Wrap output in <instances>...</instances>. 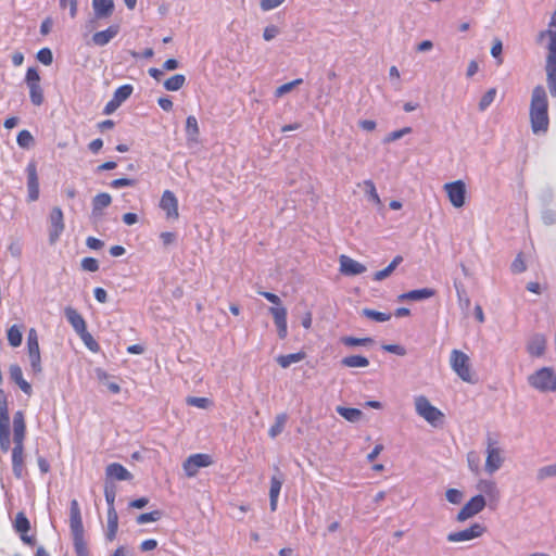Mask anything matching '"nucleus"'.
I'll list each match as a JSON object with an SVG mask.
<instances>
[{"label": "nucleus", "instance_id": "obj_1", "mask_svg": "<svg viewBox=\"0 0 556 556\" xmlns=\"http://www.w3.org/2000/svg\"><path fill=\"white\" fill-rule=\"evenodd\" d=\"M538 42L546 50V81L551 94L556 97V9L547 29L540 31Z\"/></svg>", "mask_w": 556, "mask_h": 556}, {"label": "nucleus", "instance_id": "obj_2", "mask_svg": "<svg viewBox=\"0 0 556 556\" xmlns=\"http://www.w3.org/2000/svg\"><path fill=\"white\" fill-rule=\"evenodd\" d=\"M531 130L534 135H544L549 127L548 98L545 88L538 85L533 88L529 108Z\"/></svg>", "mask_w": 556, "mask_h": 556}, {"label": "nucleus", "instance_id": "obj_3", "mask_svg": "<svg viewBox=\"0 0 556 556\" xmlns=\"http://www.w3.org/2000/svg\"><path fill=\"white\" fill-rule=\"evenodd\" d=\"M26 435V424L24 413L17 410L13 415V443L12 448V471L15 478L23 479L26 471L24 465V440Z\"/></svg>", "mask_w": 556, "mask_h": 556}, {"label": "nucleus", "instance_id": "obj_4", "mask_svg": "<svg viewBox=\"0 0 556 556\" xmlns=\"http://www.w3.org/2000/svg\"><path fill=\"white\" fill-rule=\"evenodd\" d=\"M258 293L275 305L269 308V313L277 327L278 337L285 339L288 336L287 308L281 306V300L277 294L267 291H260Z\"/></svg>", "mask_w": 556, "mask_h": 556}, {"label": "nucleus", "instance_id": "obj_5", "mask_svg": "<svg viewBox=\"0 0 556 556\" xmlns=\"http://www.w3.org/2000/svg\"><path fill=\"white\" fill-rule=\"evenodd\" d=\"M11 447V429L8 394L0 389V450L7 453Z\"/></svg>", "mask_w": 556, "mask_h": 556}, {"label": "nucleus", "instance_id": "obj_6", "mask_svg": "<svg viewBox=\"0 0 556 556\" xmlns=\"http://www.w3.org/2000/svg\"><path fill=\"white\" fill-rule=\"evenodd\" d=\"M529 384L540 392L556 391V374L549 367H542L528 377Z\"/></svg>", "mask_w": 556, "mask_h": 556}, {"label": "nucleus", "instance_id": "obj_7", "mask_svg": "<svg viewBox=\"0 0 556 556\" xmlns=\"http://www.w3.org/2000/svg\"><path fill=\"white\" fill-rule=\"evenodd\" d=\"M415 409L420 417L433 427H438L443 421V413L424 395L415 397Z\"/></svg>", "mask_w": 556, "mask_h": 556}, {"label": "nucleus", "instance_id": "obj_8", "mask_svg": "<svg viewBox=\"0 0 556 556\" xmlns=\"http://www.w3.org/2000/svg\"><path fill=\"white\" fill-rule=\"evenodd\" d=\"M450 364L456 375L465 382H473L472 374L470 370V359L467 354L459 350L451 352Z\"/></svg>", "mask_w": 556, "mask_h": 556}, {"label": "nucleus", "instance_id": "obj_9", "mask_svg": "<svg viewBox=\"0 0 556 556\" xmlns=\"http://www.w3.org/2000/svg\"><path fill=\"white\" fill-rule=\"evenodd\" d=\"M25 81L29 89V98L34 105L39 106L45 101L43 90L40 86V75L35 67H29L25 75Z\"/></svg>", "mask_w": 556, "mask_h": 556}, {"label": "nucleus", "instance_id": "obj_10", "mask_svg": "<svg viewBox=\"0 0 556 556\" xmlns=\"http://www.w3.org/2000/svg\"><path fill=\"white\" fill-rule=\"evenodd\" d=\"M503 463L504 458L502 456V450L497 446V441L488 437L485 471L492 475L502 467Z\"/></svg>", "mask_w": 556, "mask_h": 556}, {"label": "nucleus", "instance_id": "obj_11", "mask_svg": "<svg viewBox=\"0 0 556 556\" xmlns=\"http://www.w3.org/2000/svg\"><path fill=\"white\" fill-rule=\"evenodd\" d=\"M48 223L49 243L53 245L60 240L65 228L63 212L60 207L51 210Z\"/></svg>", "mask_w": 556, "mask_h": 556}, {"label": "nucleus", "instance_id": "obj_12", "mask_svg": "<svg viewBox=\"0 0 556 556\" xmlns=\"http://www.w3.org/2000/svg\"><path fill=\"white\" fill-rule=\"evenodd\" d=\"M444 191L447 194V198L451 204L456 207H463L466 202L467 195V186L463 180H455L452 182H447L444 185Z\"/></svg>", "mask_w": 556, "mask_h": 556}, {"label": "nucleus", "instance_id": "obj_13", "mask_svg": "<svg viewBox=\"0 0 556 556\" xmlns=\"http://www.w3.org/2000/svg\"><path fill=\"white\" fill-rule=\"evenodd\" d=\"M213 463L212 457L208 454L198 453L190 455L184 462V470L188 477H193L198 473V470L203 467H207Z\"/></svg>", "mask_w": 556, "mask_h": 556}, {"label": "nucleus", "instance_id": "obj_14", "mask_svg": "<svg viewBox=\"0 0 556 556\" xmlns=\"http://www.w3.org/2000/svg\"><path fill=\"white\" fill-rule=\"evenodd\" d=\"M485 506V500L483 495H476L470 498L468 503L459 510L457 515L458 521H465L475 515L479 514Z\"/></svg>", "mask_w": 556, "mask_h": 556}, {"label": "nucleus", "instance_id": "obj_15", "mask_svg": "<svg viewBox=\"0 0 556 556\" xmlns=\"http://www.w3.org/2000/svg\"><path fill=\"white\" fill-rule=\"evenodd\" d=\"M484 531H485L484 526H482L480 523H473L465 530L448 533L447 541L448 542L470 541L472 539L481 536Z\"/></svg>", "mask_w": 556, "mask_h": 556}, {"label": "nucleus", "instance_id": "obj_16", "mask_svg": "<svg viewBox=\"0 0 556 556\" xmlns=\"http://www.w3.org/2000/svg\"><path fill=\"white\" fill-rule=\"evenodd\" d=\"M160 207L166 213V218H178V200L172 191L165 190L163 192L160 201Z\"/></svg>", "mask_w": 556, "mask_h": 556}, {"label": "nucleus", "instance_id": "obj_17", "mask_svg": "<svg viewBox=\"0 0 556 556\" xmlns=\"http://www.w3.org/2000/svg\"><path fill=\"white\" fill-rule=\"evenodd\" d=\"M70 528L72 536L84 534L80 508L76 500H73L70 506Z\"/></svg>", "mask_w": 556, "mask_h": 556}, {"label": "nucleus", "instance_id": "obj_18", "mask_svg": "<svg viewBox=\"0 0 556 556\" xmlns=\"http://www.w3.org/2000/svg\"><path fill=\"white\" fill-rule=\"evenodd\" d=\"M340 271L345 276H356L366 271V266L348 255L340 256Z\"/></svg>", "mask_w": 556, "mask_h": 556}, {"label": "nucleus", "instance_id": "obj_19", "mask_svg": "<svg viewBox=\"0 0 556 556\" xmlns=\"http://www.w3.org/2000/svg\"><path fill=\"white\" fill-rule=\"evenodd\" d=\"M546 338L544 334L535 333L530 337L527 343V352L534 357H541L544 355L546 350Z\"/></svg>", "mask_w": 556, "mask_h": 556}, {"label": "nucleus", "instance_id": "obj_20", "mask_svg": "<svg viewBox=\"0 0 556 556\" xmlns=\"http://www.w3.org/2000/svg\"><path fill=\"white\" fill-rule=\"evenodd\" d=\"M64 314L67 321L71 324L78 336L87 331L84 317L75 308L68 306L64 309Z\"/></svg>", "mask_w": 556, "mask_h": 556}, {"label": "nucleus", "instance_id": "obj_21", "mask_svg": "<svg viewBox=\"0 0 556 556\" xmlns=\"http://www.w3.org/2000/svg\"><path fill=\"white\" fill-rule=\"evenodd\" d=\"M9 374H10V379L16 383L20 389L26 394V395H31L33 393V389H31V386L30 383H28L24 377H23V371H22V368L20 365L17 364H12L10 365V368H9Z\"/></svg>", "mask_w": 556, "mask_h": 556}, {"label": "nucleus", "instance_id": "obj_22", "mask_svg": "<svg viewBox=\"0 0 556 556\" xmlns=\"http://www.w3.org/2000/svg\"><path fill=\"white\" fill-rule=\"evenodd\" d=\"M119 33V25L113 24L106 29L97 31L92 36V42L96 46L103 47L108 45Z\"/></svg>", "mask_w": 556, "mask_h": 556}, {"label": "nucleus", "instance_id": "obj_23", "mask_svg": "<svg viewBox=\"0 0 556 556\" xmlns=\"http://www.w3.org/2000/svg\"><path fill=\"white\" fill-rule=\"evenodd\" d=\"M283 483V477L282 475L273 476L270 479V489H269V506L270 510L275 511L277 509L278 505V497L281 491V486Z\"/></svg>", "mask_w": 556, "mask_h": 556}, {"label": "nucleus", "instance_id": "obj_24", "mask_svg": "<svg viewBox=\"0 0 556 556\" xmlns=\"http://www.w3.org/2000/svg\"><path fill=\"white\" fill-rule=\"evenodd\" d=\"M435 294V290L431 288H422L412 290L405 293H402L399 296L400 301H422L429 298H432Z\"/></svg>", "mask_w": 556, "mask_h": 556}, {"label": "nucleus", "instance_id": "obj_25", "mask_svg": "<svg viewBox=\"0 0 556 556\" xmlns=\"http://www.w3.org/2000/svg\"><path fill=\"white\" fill-rule=\"evenodd\" d=\"M92 7L96 16L99 18L109 17L114 11L113 0H92Z\"/></svg>", "mask_w": 556, "mask_h": 556}, {"label": "nucleus", "instance_id": "obj_26", "mask_svg": "<svg viewBox=\"0 0 556 556\" xmlns=\"http://www.w3.org/2000/svg\"><path fill=\"white\" fill-rule=\"evenodd\" d=\"M108 478L115 479L118 481L130 480L131 473L121 464L113 463L106 467Z\"/></svg>", "mask_w": 556, "mask_h": 556}, {"label": "nucleus", "instance_id": "obj_27", "mask_svg": "<svg viewBox=\"0 0 556 556\" xmlns=\"http://www.w3.org/2000/svg\"><path fill=\"white\" fill-rule=\"evenodd\" d=\"M111 201L112 199L109 193L102 192L97 194L92 200V215L94 217L100 216L103 208L111 204Z\"/></svg>", "mask_w": 556, "mask_h": 556}, {"label": "nucleus", "instance_id": "obj_28", "mask_svg": "<svg viewBox=\"0 0 556 556\" xmlns=\"http://www.w3.org/2000/svg\"><path fill=\"white\" fill-rule=\"evenodd\" d=\"M118 529V516L115 508L108 509V529L105 536L109 541H113Z\"/></svg>", "mask_w": 556, "mask_h": 556}, {"label": "nucleus", "instance_id": "obj_29", "mask_svg": "<svg viewBox=\"0 0 556 556\" xmlns=\"http://www.w3.org/2000/svg\"><path fill=\"white\" fill-rule=\"evenodd\" d=\"M199 134H200V128H199L198 121H197L195 116H193V115L188 116L186 119V135H187L188 140H190L192 142H198Z\"/></svg>", "mask_w": 556, "mask_h": 556}, {"label": "nucleus", "instance_id": "obj_30", "mask_svg": "<svg viewBox=\"0 0 556 556\" xmlns=\"http://www.w3.org/2000/svg\"><path fill=\"white\" fill-rule=\"evenodd\" d=\"M402 262L403 257L401 255L395 256L386 268L375 273L374 280L381 281L388 278Z\"/></svg>", "mask_w": 556, "mask_h": 556}, {"label": "nucleus", "instance_id": "obj_31", "mask_svg": "<svg viewBox=\"0 0 556 556\" xmlns=\"http://www.w3.org/2000/svg\"><path fill=\"white\" fill-rule=\"evenodd\" d=\"M341 364L344 367L355 368V367H367L369 365V361L367 357L362 355H350L342 358Z\"/></svg>", "mask_w": 556, "mask_h": 556}, {"label": "nucleus", "instance_id": "obj_32", "mask_svg": "<svg viewBox=\"0 0 556 556\" xmlns=\"http://www.w3.org/2000/svg\"><path fill=\"white\" fill-rule=\"evenodd\" d=\"M305 356L306 354L304 352H298L287 355H279L276 361L282 368H288L291 364L303 361Z\"/></svg>", "mask_w": 556, "mask_h": 556}, {"label": "nucleus", "instance_id": "obj_33", "mask_svg": "<svg viewBox=\"0 0 556 556\" xmlns=\"http://www.w3.org/2000/svg\"><path fill=\"white\" fill-rule=\"evenodd\" d=\"M337 413L350 422L358 421L363 415L362 410L358 408H350L343 406H338Z\"/></svg>", "mask_w": 556, "mask_h": 556}, {"label": "nucleus", "instance_id": "obj_34", "mask_svg": "<svg viewBox=\"0 0 556 556\" xmlns=\"http://www.w3.org/2000/svg\"><path fill=\"white\" fill-rule=\"evenodd\" d=\"M9 344L13 348H17L22 344L23 334L22 329L17 325H13L8 329L7 332Z\"/></svg>", "mask_w": 556, "mask_h": 556}, {"label": "nucleus", "instance_id": "obj_35", "mask_svg": "<svg viewBox=\"0 0 556 556\" xmlns=\"http://www.w3.org/2000/svg\"><path fill=\"white\" fill-rule=\"evenodd\" d=\"M186 83V77L182 74H175L164 81V88L168 91H177Z\"/></svg>", "mask_w": 556, "mask_h": 556}, {"label": "nucleus", "instance_id": "obj_36", "mask_svg": "<svg viewBox=\"0 0 556 556\" xmlns=\"http://www.w3.org/2000/svg\"><path fill=\"white\" fill-rule=\"evenodd\" d=\"M287 419L288 417L286 414H280L276 417L274 425H271V427L268 430V434L270 438L274 439L282 432Z\"/></svg>", "mask_w": 556, "mask_h": 556}, {"label": "nucleus", "instance_id": "obj_37", "mask_svg": "<svg viewBox=\"0 0 556 556\" xmlns=\"http://www.w3.org/2000/svg\"><path fill=\"white\" fill-rule=\"evenodd\" d=\"M27 191H28V201L33 202L39 198L38 176H28Z\"/></svg>", "mask_w": 556, "mask_h": 556}, {"label": "nucleus", "instance_id": "obj_38", "mask_svg": "<svg viewBox=\"0 0 556 556\" xmlns=\"http://www.w3.org/2000/svg\"><path fill=\"white\" fill-rule=\"evenodd\" d=\"M365 193L368 201L372 202L376 205H381L380 197L377 192V189L371 180L364 181Z\"/></svg>", "mask_w": 556, "mask_h": 556}, {"label": "nucleus", "instance_id": "obj_39", "mask_svg": "<svg viewBox=\"0 0 556 556\" xmlns=\"http://www.w3.org/2000/svg\"><path fill=\"white\" fill-rule=\"evenodd\" d=\"M362 315L377 323L388 321L391 318V314L378 312L371 308H364L362 311Z\"/></svg>", "mask_w": 556, "mask_h": 556}, {"label": "nucleus", "instance_id": "obj_40", "mask_svg": "<svg viewBox=\"0 0 556 556\" xmlns=\"http://www.w3.org/2000/svg\"><path fill=\"white\" fill-rule=\"evenodd\" d=\"M14 529L18 533H27L30 529V523L24 513H17L14 521Z\"/></svg>", "mask_w": 556, "mask_h": 556}, {"label": "nucleus", "instance_id": "obj_41", "mask_svg": "<svg viewBox=\"0 0 556 556\" xmlns=\"http://www.w3.org/2000/svg\"><path fill=\"white\" fill-rule=\"evenodd\" d=\"M27 354H28V358H29V365H30L31 372L34 375L41 374L42 365H41L40 351L29 352Z\"/></svg>", "mask_w": 556, "mask_h": 556}, {"label": "nucleus", "instance_id": "obj_42", "mask_svg": "<svg viewBox=\"0 0 556 556\" xmlns=\"http://www.w3.org/2000/svg\"><path fill=\"white\" fill-rule=\"evenodd\" d=\"M132 91H134L132 86L129 84H126V85L118 87L115 90L113 98L116 100V102H119L122 104L124 101H126L131 96Z\"/></svg>", "mask_w": 556, "mask_h": 556}, {"label": "nucleus", "instance_id": "obj_43", "mask_svg": "<svg viewBox=\"0 0 556 556\" xmlns=\"http://www.w3.org/2000/svg\"><path fill=\"white\" fill-rule=\"evenodd\" d=\"M479 489L492 498H497L500 495L498 489L495 482L490 480L480 481Z\"/></svg>", "mask_w": 556, "mask_h": 556}, {"label": "nucleus", "instance_id": "obj_44", "mask_svg": "<svg viewBox=\"0 0 556 556\" xmlns=\"http://www.w3.org/2000/svg\"><path fill=\"white\" fill-rule=\"evenodd\" d=\"M73 545L77 556H89L84 534L73 536Z\"/></svg>", "mask_w": 556, "mask_h": 556}, {"label": "nucleus", "instance_id": "obj_45", "mask_svg": "<svg viewBox=\"0 0 556 556\" xmlns=\"http://www.w3.org/2000/svg\"><path fill=\"white\" fill-rule=\"evenodd\" d=\"M302 83H303L302 78H296V79H294L292 81H289V83H286V84L279 86L275 90V97L276 98L282 97L283 94L292 91L296 86L301 85Z\"/></svg>", "mask_w": 556, "mask_h": 556}, {"label": "nucleus", "instance_id": "obj_46", "mask_svg": "<svg viewBox=\"0 0 556 556\" xmlns=\"http://www.w3.org/2000/svg\"><path fill=\"white\" fill-rule=\"evenodd\" d=\"M556 477V463L547 466H543L538 469L536 479L543 481L548 478Z\"/></svg>", "mask_w": 556, "mask_h": 556}, {"label": "nucleus", "instance_id": "obj_47", "mask_svg": "<svg viewBox=\"0 0 556 556\" xmlns=\"http://www.w3.org/2000/svg\"><path fill=\"white\" fill-rule=\"evenodd\" d=\"M40 351L38 333L35 328H30L27 333V353Z\"/></svg>", "mask_w": 556, "mask_h": 556}, {"label": "nucleus", "instance_id": "obj_48", "mask_svg": "<svg viewBox=\"0 0 556 556\" xmlns=\"http://www.w3.org/2000/svg\"><path fill=\"white\" fill-rule=\"evenodd\" d=\"M341 342L346 346L368 345L374 342L371 338L343 337Z\"/></svg>", "mask_w": 556, "mask_h": 556}, {"label": "nucleus", "instance_id": "obj_49", "mask_svg": "<svg viewBox=\"0 0 556 556\" xmlns=\"http://www.w3.org/2000/svg\"><path fill=\"white\" fill-rule=\"evenodd\" d=\"M162 517V513L160 510H153V511H150V513H144V514H140L138 517H137V523L138 525H144V523H148V522H154V521H157L160 520Z\"/></svg>", "mask_w": 556, "mask_h": 556}, {"label": "nucleus", "instance_id": "obj_50", "mask_svg": "<svg viewBox=\"0 0 556 556\" xmlns=\"http://www.w3.org/2000/svg\"><path fill=\"white\" fill-rule=\"evenodd\" d=\"M104 496H105V501L108 504V509L115 508L114 502H115V497H116V488L114 484H112V483L110 484L109 482L105 483Z\"/></svg>", "mask_w": 556, "mask_h": 556}, {"label": "nucleus", "instance_id": "obj_51", "mask_svg": "<svg viewBox=\"0 0 556 556\" xmlns=\"http://www.w3.org/2000/svg\"><path fill=\"white\" fill-rule=\"evenodd\" d=\"M16 141L20 147L28 148L30 144H33L34 137L28 130L24 129L18 132Z\"/></svg>", "mask_w": 556, "mask_h": 556}, {"label": "nucleus", "instance_id": "obj_52", "mask_svg": "<svg viewBox=\"0 0 556 556\" xmlns=\"http://www.w3.org/2000/svg\"><path fill=\"white\" fill-rule=\"evenodd\" d=\"M495 96H496V89L495 88H491L490 90H488L483 97L481 98L480 102H479V109L481 111H484L495 99Z\"/></svg>", "mask_w": 556, "mask_h": 556}, {"label": "nucleus", "instance_id": "obj_53", "mask_svg": "<svg viewBox=\"0 0 556 556\" xmlns=\"http://www.w3.org/2000/svg\"><path fill=\"white\" fill-rule=\"evenodd\" d=\"M187 404L190 406L205 409L211 404V401L207 397L189 396L187 397Z\"/></svg>", "mask_w": 556, "mask_h": 556}, {"label": "nucleus", "instance_id": "obj_54", "mask_svg": "<svg viewBox=\"0 0 556 556\" xmlns=\"http://www.w3.org/2000/svg\"><path fill=\"white\" fill-rule=\"evenodd\" d=\"M37 60L43 65H50L53 61L52 52L49 48H42L37 52Z\"/></svg>", "mask_w": 556, "mask_h": 556}, {"label": "nucleus", "instance_id": "obj_55", "mask_svg": "<svg viewBox=\"0 0 556 556\" xmlns=\"http://www.w3.org/2000/svg\"><path fill=\"white\" fill-rule=\"evenodd\" d=\"M410 132H412L410 127H404L402 129L394 130V131L388 134V136L384 138V142L389 143V142L395 141V140L402 138L404 135H407Z\"/></svg>", "mask_w": 556, "mask_h": 556}, {"label": "nucleus", "instance_id": "obj_56", "mask_svg": "<svg viewBox=\"0 0 556 556\" xmlns=\"http://www.w3.org/2000/svg\"><path fill=\"white\" fill-rule=\"evenodd\" d=\"M81 268L86 271L94 273L99 269V262L93 257H85L81 260Z\"/></svg>", "mask_w": 556, "mask_h": 556}, {"label": "nucleus", "instance_id": "obj_57", "mask_svg": "<svg viewBox=\"0 0 556 556\" xmlns=\"http://www.w3.org/2000/svg\"><path fill=\"white\" fill-rule=\"evenodd\" d=\"M80 339L84 341L85 345L92 352H98L99 344L97 341L92 338V336L86 331L83 334H79Z\"/></svg>", "mask_w": 556, "mask_h": 556}, {"label": "nucleus", "instance_id": "obj_58", "mask_svg": "<svg viewBox=\"0 0 556 556\" xmlns=\"http://www.w3.org/2000/svg\"><path fill=\"white\" fill-rule=\"evenodd\" d=\"M527 269L521 254H518L511 263V271L515 274L523 273Z\"/></svg>", "mask_w": 556, "mask_h": 556}, {"label": "nucleus", "instance_id": "obj_59", "mask_svg": "<svg viewBox=\"0 0 556 556\" xmlns=\"http://www.w3.org/2000/svg\"><path fill=\"white\" fill-rule=\"evenodd\" d=\"M446 500L452 504H459L463 500V493L457 489H448Z\"/></svg>", "mask_w": 556, "mask_h": 556}, {"label": "nucleus", "instance_id": "obj_60", "mask_svg": "<svg viewBox=\"0 0 556 556\" xmlns=\"http://www.w3.org/2000/svg\"><path fill=\"white\" fill-rule=\"evenodd\" d=\"M60 7L62 9L70 8L71 17H75L77 15V0H60Z\"/></svg>", "mask_w": 556, "mask_h": 556}, {"label": "nucleus", "instance_id": "obj_61", "mask_svg": "<svg viewBox=\"0 0 556 556\" xmlns=\"http://www.w3.org/2000/svg\"><path fill=\"white\" fill-rule=\"evenodd\" d=\"M542 220L545 225L551 226L556 223V212L547 208L542 212Z\"/></svg>", "mask_w": 556, "mask_h": 556}, {"label": "nucleus", "instance_id": "obj_62", "mask_svg": "<svg viewBox=\"0 0 556 556\" xmlns=\"http://www.w3.org/2000/svg\"><path fill=\"white\" fill-rule=\"evenodd\" d=\"M382 349L389 353H393L400 356H403L406 354L405 348L399 344H384L382 345Z\"/></svg>", "mask_w": 556, "mask_h": 556}, {"label": "nucleus", "instance_id": "obj_63", "mask_svg": "<svg viewBox=\"0 0 556 556\" xmlns=\"http://www.w3.org/2000/svg\"><path fill=\"white\" fill-rule=\"evenodd\" d=\"M160 239L164 245H169L176 241V233L170 231H165L160 235Z\"/></svg>", "mask_w": 556, "mask_h": 556}, {"label": "nucleus", "instance_id": "obj_64", "mask_svg": "<svg viewBox=\"0 0 556 556\" xmlns=\"http://www.w3.org/2000/svg\"><path fill=\"white\" fill-rule=\"evenodd\" d=\"M86 245L91 250H99L104 245V243L98 238L88 237L86 240Z\"/></svg>", "mask_w": 556, "mask_h": 556}]
</instances>
